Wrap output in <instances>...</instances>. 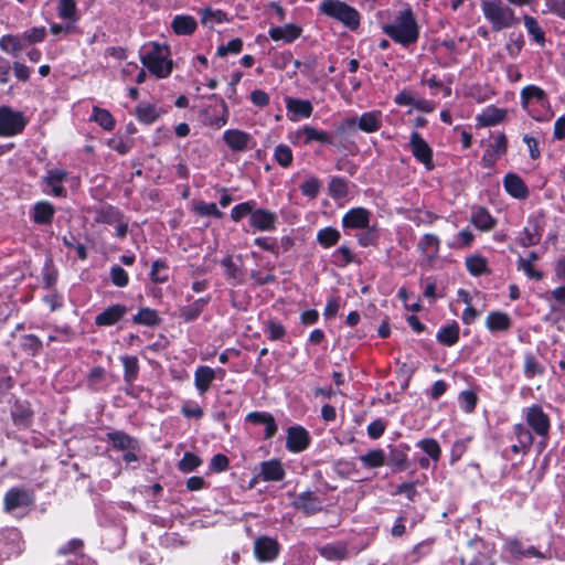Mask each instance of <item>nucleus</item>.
Listing matches in <instances>:
<instances>
[{
    "label": "nucleus",
    "instance_id": "obj_28",
    "mask_svg": "<svg viewBox=\"0 0 565 565\" xmlns=\"http://www.w3.org/2000/svg\"><path fill=\"white\" fill-rule=\"evenodd\" d=\"M470 222L481 231H490L495 225V220L486 209H478L471 214Z\"/></svg>",
    "mask_w": 565,
    "mask_h": 565
},
{
    "label": "nucleus",
    "instance_id": "obj_7",
    "mask_svg": "<svg viewBox=\"0 0 565 565\" xmlns=\"http://www.w3.org/2000/svg\"><path fill=\"white\" fill-rule=\"evenodd\" d=\"M526 423L540 437H546L550 430V418L543 409L534 405L526 411Z\"/></svg>",
    "mask_w": 565,
    "mask_h": 565
},
{
    "label": "nucleus",
    "instance_id": "obj_41",
    "mask_svg": "<svg viewBox=\"0 0 565 565\" xmlns=\"http://www.w3.org/2000/svg\"><path fill=\"white\" fill-rule=\"evenodd\" d=\"M466 265L468 270L475 276H480L487 273L488 270L487 260L481 256H473L467 258Z\"/></svg>",
    "mask_w": 565,
    "mask_h": 565
},
{
    "label": "nucleus",
    "instance_id": "obj_20",
    "mask_svg": "<svg viewBox=\"0 0 565 565\" xmlns=\"http://www.w3.org/2000/svg\"><path fill=\"white\" fill-rule=\"evenodd\" d=\"M319 554L328 561H341L348 555V551L342 543H332L317 546Z\"/></svg>",
    "mask_w": 565,
    "mask_h": 565
},
{
    "label": "nucleus",
    "instance_id": "obj_31",
    "mask_svg": "<svg viewBox=\"0 0 565 565\" xmlns=\"http://www.w3.org/2000/svg\"><path fill=\"white\" fill-rule=\"evenodd\" d=\"M359 460L369 468H377L385 463V454L382 449H373L359 457Z\"/></svg>",
    "mask_w": 565,
    "mask_h": 565
},
{
    "label": "nucleus",
    "instance_id": "obj_37",
    "mask_svg": "<svg viewBox=\"0 0 565 565\" xmlns=\"http://www.w3.org/2000/svg\"><path fill=\"white\" fill-rule=\"evenodd\" d=\"M134 322L145 326H157L160 319L154 310L143 308L134 317Z\"/></svg>",
    "mask_w": 565,
    "mask_h": 565
},
{
    "label": "nucleus",
    "instance_id": "obj_45",
    "mask_svg": "<svg viewBox=\"0 0 565 565\" xmlns=\"http://www.w3.org/2000/svg\"><path fill=\"white\" fill-rule=\"evenodd\" d=\"M514 434L516 437V441H519V444H521V447L531 448V446L533 444V436L526 427H524L521 424L515 425Z\"/></svg>",
    "mask_w": 565,
    "mask_h": 565
},
{
    "label": "nucleus",
    "instance_id": "obj_11",
    "mask_svg": "<svg viewBox=\"0 0 565 565\" xmlns=\"http://www.w3.org/2000/svg\"><path fill=\"white\" fill-rule=\"evenodd\" d=\"M440 239L435 234H425L418 242L417 248L427 265L437 259L439 254Z\"/></svg>",
    "mask_w": 565,
    "mask_h": 565
},
{
    "label": "nucleus",
    "instance_id": "obj_50",
    "mask_svg": "<svg viewBox=\"0 0 565 565\" xmlns=\"http://www.w3.org/2000/svg\"><path fill=\"white\" fill-rule=\"evenodd\" d=\"M330 194L335 199H342L348 193V185L345 180L341 178H333L329 184Z\"/></svg>",
    "mask_w": 565,
    "mask_h": 565
},
{
    "label": "nucleus",
    "instance_id": "obj_10",
    "mask_svg": "<svg viewBox=\"0 0 565 565\" xmlns=\"http://www.w3.org/2000/svg\"><path fill=\"white\" fill-rule=\"evenodd\" d=\"M310 443L308 431L301 426L290 427L287 431L286 447L291 452H300L305 450Z\"/></svg>",
    "mask_w": 565,
    "mask_h": 565
},
{
    "label": "nucleus",
    "instance_id": "obj_23",
    "mask_svg": "<svg viewBox=\"0 0 565 565\" xmlns=\"http://www.w3.org/2000/svg\"><path fill=\"white\" fill-rule=\"evenodd\" d=\"M505 190L518 199H523L527 195V189L524 182L516 174H508L504 179Z\"/></svg>",
    "mask_w": 565,
    "mask_h": 565
},
{
    "label": "nucleus",
    "instance_id": "obj_61",
    "mask_svg": "<svg viewBox=\"0 0 565 565\" xmlns=\"http://www.w3.org/2000/svg\"><path fill=\"white\" fill-rule=\"evenodd\" d=\"M110 277L114 285L125 287L128 284V274L120 266H114L110 269Z\"/></svg>",
    "mask_w": 565,
    "mask_h": 565
},
{
    "label": "nucleus",
    "instance_id": "obj_40",
    "mask_svg": "<svg viewBox=\"0 0 565 565\" xmlns=\"http://www.w3.org/2000/svg\"><path fill=\"white\" fill-rule=\"evenodd\" d=\"M301 134L305 136V142L319 141L322 143L330 142V137L327 132L318 130L311 126L302 128Z\"/></svg>",
    "mask_w": 565,
    "mask_h": 565
},
{
    "label": "nucleus",
    "instance_id": "obj_29",
    "mask_svg": "<svg viewBox=\"0 0 565 565\" xmlns=\"http://www.w3.org/2000/svg\"><path fill=\"white\" fill-rule=\"evenodd\" d=\"M54 215V207L49 202H39L33 207V221L38 224H49Z\"/></svg>",
    "mask_w": 565,
    "mask_h": 565
},
{
    "label": "nucleus",
    "instance_id": "obj_58",
    "mask_svg": "<svg viewBox=\"0 0 565 565\" xmlns=\"http://www.w3.org/2000/svg\"><path fill=\"white\" fill-rule=\"evenodd\" d=\"M222 266L225 268L228 279L237 280L241 277L239 266L236 265L232 256H226L222 259Z\"/></svg>",
    "mask_w": 565,
    "mask_h": 565
},
{
    "label": "nucleus",
    "instance_id": "obj_60",
    "mask_svg": "<svg viewBox=\"0 0 565 565\" xmlns=\"http://www.w3.org/2000/svg\"><path fill=\"white\" fill-rule=\"evenodd\" d=\"M253 207H254L253 202L241 203L233 207V210L231 212V217L237 222L246 215L250 216V214L254 211Z\"/></svg>",
    "mask_w": 565,
    "mask_h": 565
},
{
    "label": "nucleus",
    "instance_id": "obj_42",
    "mask_svg": "<svg viewBox=\"0 0 565 565\" xmlns=\"http://www.w3.org/2000/svg\"><path fill=\"white\" fill-rule=\"evenodd\" d=\"M202 463L200 457L192 452H185L183 458L179 461V469L182 472H191Z\"/></svg>",
    "mask_w": 565,
    "mask_h": 565
},
{
    "label": "nucleus",
    "instance_id": "obj_64",
    "mask_svg": "<svg viewBox=\"0 0 565 565\" xmlns=\"http://www.w3.org/2000/svg\"><path fill=\"white\" fill-rule=\"evenodd\" d=\"M228 458L225 455L217 454L212 457L210 462V468L213 471L222 472L228 468Z\"/></svg>",
    "mask_w": 565,
    "mask_h": 565
},
{
    "label": "nucleus",
    "instance_id": "obj_2",
    "mask_svg": "<svg viewBox=\"0 0 565 565\" xmlns=\"http://www.w3.org/2000/svg\"><path fill=\"white\" fill-rule=\"evenodd\" d=\"M481 10L493 31H501L519 24L514 11L502 0H482Z\"/></svg>",
    "mask_w": 565,
    "mask_h": 565
},
{
    "label": "nucleus",
    "instance_id": "obj_22",
    "mask_svg": "<svg viewBox=\"0 0 565 565\" xmlns=\"http://www.w3.org/2000/svg\"><path fill=\"white\" fill-rule=\"evenodd\" d=\"M486 326L490 331H505L511 326V319L504 312L494 311L488 315Z\"/></svg>",
    "mask_w": 565,
    "mask_h": 565
},
{
    "label": "nucleus",
    "instance_id": "obj_46",
    "mask_svg": "<svg viewBox=\"0 0 565 565\" xmlns=\"http://www.w3.org/2000/svg\"><path fill=\"white\" fill-rule=\"evenodd\" d=\"M58 15L62 19L75 20V15H76L75 0H60Z\"/></svg>",
    "mask_w": 565,
    "mask_h": 565
},
{
    "label": "nucleus",
    "instance_id": "obj_39",
    "mask_svg": "<svg viewBox=\"0 0 565 565\" xmlns=\"http://www.w3.org/2000/svg\"><path fill=\"white\" fill-rule=\"evenodd\" d=\"M205 305H206V300L205 299H203V298L198 299L192 305H190L188 307H184L181 310V317L185 321H192V320H194L195 318H198L200 316V313L202 312V310L205 307Z\"/></svg>",
    "mask_w": 565,
    "mask_h": 565
},
{
    "label": "nucleus",
    "instance_id": "obj_13",
    "mask_svg": "<svg viewBox=\"0 0 565 565\" xmlns=\"http://www.w3.org/2000/svg\"><path fill=\"white\" fill-rule=\"evenodd\" d=\"M32 501L33 498L29 491L14 488L6 493L4 509L10 512L18 508L28 507Z\"/></svg>",
    "mask_w": 565,
    "mask_h": 565
},
{
    "label": "nucleus",
    "instance_id": "obj_49",
    "mask_svg": "<svg viewBox=\"0 0 565 565\" xmlns=\"http://www.w3.org/2000/svg\"><path fill=\"white\" fill-rule=\"evenodd\" d=\"M524 373L530 379L543 373V367L532 354L525 355Z\"/></svg>",
    "mask_w": 565,
    "mask_h": 565
},
{
    "label": "nucleus",
    "instance_id": "obj_3",
    "mask_svg": "<svg viewBox=\"0 0 565 565\" xmlns=\"http://www.w3.org/2000/svg\"><path fill=\"white\" fill-rule=\"evenodd\" d=\"M168 55L167 46L152 43L150 51L141 55V62L157 77H167L172 71V62Z\"/></svg>",
    "mask_w": 565,
    "mask_h": 565
},
{
    "label": "nucleus",
    "instance_id": "obj_27",
    "mask_svg": "<svg viewBox=\"0 0 565 565\" xmlns=\"http://www.w3.org/2000/svg\"><path fill=\"white\" fill-rule=\"evenodd\" d=\"M521 105L524 109L529 107V104L532 99H535L539 103H544L546 100L545 92L535 85L525 86L521 90Z\"/></svg>",
    "mask_w": 565,
    "mask_h": 565
},
{
    "label": "nucleus",
    "instance_id": "obj_24",
    "mask_svg": "<svg viewBox=\"0 0 565 565\" xmlns=\"http://www.w3.org/2000/svg\"><path fill=\"white\" fill-rule=\"evenodd\" d=\"M171 26L178 35H190L196 29V21L190 15H177Z\"/></svg>",
    "mask_w": 565,
    "mask_h": 565
},
{
    "label": "nucleus",
    "instance_id": "obj_54",
    "mask_svg": "<svg viewBox=\"0 0 565 565\" xmlns=\"http://www.w3.org/2000/svg\"><path fill=\"white\" fill-rule=\"evenodd\" d=\"M540 239H541V235L536 232V230L531 231L529 227H525L521 233L519 243L523 247H530V246L539 244Z\"/></svg>",
    "mask_w": 565,
    "mask_h": 565
},
{
    "label": "nucleus",
    "instance_id": "obj_36",
    "mask_svg": "<svg viewBox=\"0 0 565 565\" xmlns=\"http://www.w3.org/2000/svg\"><path fill=\"white\" fill-rule=\"evenodd\" d=\"M0 47L2 51L17 55L22 51V44L15 35H4L0 39Z\"/></svg>",
    "mask_w": 565,
    "mask_h": 565
},
{
    "label": "nucleus",
    "instance_id": "obj_25",
    "mask_svg": "<svg viewBox=\"0 0 565 565\" xmlns=\"http://www.w3.org/2000/svg\"><path fill=\"white\" fill-rule=\"evenodd\" d=\"M296 505L302 509L307 514H313L321 510V502L312 492L299 494Z\"/></svg>",
    "mask_w": 565,
    "mask_h": 565
},
{
    "label": "nucleus",
    "instance_id": "obj_30",
    "mask_svg": "<svg viewBox=\"0 0 565 565\" xmlns=\"http://www.w3.org/2000/svg\"><path fill=\"white\" fill-rule=\"evenodd\" d=\"M459 339V327L456 322L446 326L437 333V340L445 345H454Z\"/></svg>",
    "mask_w": 565,
    "mask_h": 565
},
{
    "label": "nucleus",
    "instance_id": "obj_15",
    "mask_svg": "<svg viewBox=\"0 0 565 565\" xmlns=\"http://www.w3.org/2000/svg\"><path fill=\"white\" fill-rule=\"evenodd\" d=\"M250 225L259 231H271L275 228L276 215L273 212L258 209L250 214Z\"/></svg>",
    "mask_w": 565,
    "mask_h": 565
},
{
    "label": "nucleus",
    "instance_id": "obj_26",
    "mask_svg": "<svg viewBox=\"0 0 565 565\" xmlns=\"http://www.w3.org/2000/svg\"><path fill=\"white\" fill-rule=\"evenodd\" d=\"M358 127L365 132L377 131L381 127V111L364 113L358 120Z\"/></svg>",
    "mask_w": 565,
    "mask_h": 565
},
{
    "label": "nucleus",
    "instance_id": "obj_14",
    "mask_svg": "<svg viewBox=\"0 0 565 565\" xmlns=\"http://www.w3.org/2000/svg\"><path fill=\"white\" fill-rule=\"evenodd\" d=\"M370 212L363 207H355L350 210L342 218L344 227L349 228H365L369 226Z\"/></svg>",
    "mask_w": 565,
    "mask_h": 565
},
{
    "label": "nucleus",
    "instance_id": "obj_38",
    "mask_svg": "<svg viewBox=\"0 0 565 565\" xmlns=\"http://www.w3.org/2000/svg\"><path fill=\"white\" fill-rule=\"evenodd\" d=\"M287 108L288 110L295 114H299L303 117H310L312 113V106L308 100L289 98L287 100Z\"/></svg>",
    "mask_w": 565,
    "mask_h": 565
},
{
    "label": "nucleus",
    "instance_id": "obj_33",
    "mask_svg": "<svg viewBox=\"0 0 565 565\" xmlns=\"http://www.w3.org/2000/svg\"><path fill=\"white\" fill-rule=\"evenodd\" d=\"M340 233L333 227H326L318 232L317 239L323 247H331L338 243Z\"/></svg>",
    "mask_w": 565,
    "mask_h": 565
},
{
    "label": "nucleus",
    "instance_id": "obj_56",
    "mask_svg": "<svg viewBox=\"0 0 565 565\" xmlns=\"http://www.w3.org/2000/svg\"><path fill=\"white\" fill-rule=\"evenodd\" d=\"M407 455L401 449H392L387 460V465L395 466L401 470L406 469Z\"/></svg>",
    "mask_w": 565,
    "mask_h": 565
},
{
    "label": "nucleus",
    "instance_id": "obj_47",
    "mask_svg": "<svg viewBox=\"0 0 565 565\" xmlns=\"http://www.w3.org/2000/svg\"><path fill=\"white\" fill-rule=\"evenodd\" d=\"M108 436L113 441V445L119 449L125 450L134 447V439L124 433L116 431L109 434Z\"/></svg>",
    "mask_w": 565,
    "mask_h": 565
},
{
    "label": "nucleus",
    "instance_id": "obj_6",
    "mask_svg": "<svg viewBox=\"0 0 565 565\" xmlns=\"http://www.w3.org/2000/svg\"><path fill=\"white\" fill-rule=\"evenodd\" d=\"M280 551L278 542L269 536H259L254 541V554L259 562L274 561Z\"/></svg>",
    "mask_w": 565,
    "mask_h": 565
},
{
    "label": "nucleus",
    "instance_id": "obj_53",
    "mask_svg": "<svg viewBox=\"0 0 565 565\" xmlns=\"http://www.w3.org/2000/svg\"><path fill=\"white\" fill-rule=\"evenodd\" d=\"M419 447L433 459L438 460L440 457V447L435 439H423Z\"/></svg>",
    "mask_w": 565,
    "mask_h": 565
},
{
    "label": "nucleus",
    "instance_id": "obj_55",
    "mask_svg": "<svg viewBox=\"0 0 565 565\" xmlns=\"http://www.w3.org/2000/svg\"><path fill=\"white\" fill-rule=\"evenodd\" d=\"M518 269L523 270L524 274L530 279L541 280L543 278V274L540 270L535 269L533 264H529V262H525L524 257H519Z\"/></svg>",
    "mask_w": 565,
    "mask_h": 565
},
{
    "label": "nucleus",
    "instance_id": "obj_52",
    "mask_svg": "<svg viewBox=\"0 0 565 565\" xmlns=\"http://www.w3.org/2000/svg\"><path fill=\"white\" fill-rule=\"evenodd\" d=\"M478 397L472 391H463L459 395V402L466 413H471L477 405Z\"/></svg>",
    "mask_w": 565,
    "mask_h": 565
},
{
    "label": "nucleus",
    "instance_id": "obj_9",
    "mask_svg": "<svg viewBox=\"0 0 565 565\" xmlns=\"http://www.w3.org/2000/svg\"><path fill=\"white\" fill-rule=\"evenodd\" d=\"M409 146H411V150H412V153L414 154V157L418 161L424 163L427 167V169H431L434 167L433 160H431V156H433L431 149L428 146V143L420 137V135L418 132H413L411 135Z\"/></svg>",
    "mask_w": 565,
    "mask_h": 565
},
{
    "label": "nucleus",
    "instance_id": "obj_1",
    "mask_svg": "<svg viewBox=\"0 0 565 565\" xmlns=\"http://www.w3.org/2000/svg\"><path fill=\"white\" fill-rule=\"evenodd\" d=\"M383 31L403 45L414 44L419 36V28L411 8L399 11L392 23L383 26Z\"/></svg>",
    "mask_w": 565,
    "mask_h": 565
},
{
    "label": "nucleus",
    "instance_id": "obj_43",
    "mask_svg": "<svg viewBox=\"0 0 565 565\" xmlns=\"http://www.w3.org/2000/svg\"><path fill=\"white\" fill-rule=\"evenodd\" d=\"M124 369H125V380L127 382H132L138 374V360L135 356H122L121 358Z\"/></svg>",
    "mask_w": 565,
    "mask_h": 565
},
{
    "label": "nucleus",
    "instance_id": "obj_35",
    "mask_svg": "<svg viewBox=\"0 0 565 565\" xmlns=\"http://www.w3.org/2000/svg\"><path fill=\"white\" fill-rule=\"evenodd\" d=\"M93 119L105 130H111L115 127V120L111 114L99 107H94Z\"/></svg>",
    "mask_w": 565,
    "mask_h": 565
},
{
    "label": "nucleus",
    "instance_id": "obj_12",
    "mask_svg": "<svg viewBox=\"0 0 565 565\" xmlns=\"http://www.w3.org/2000/svg\"><path fill=\"white\" fill-rule=\"evenodd\" d=\"M285 477V469L278 459H270L259 465V473L256 478L263 481H280Z\"/></svg>",
    "mask_w": 565,
    "mask_h": 565
},
{
    "label": "nucleus",
    "instance_id": "obj_18",
    "mask_svg": "<svg viewBox=\"0 0 565 565\" xmlns=\"http://www.w3.org/2000/svg\"><path fill=\"white\" fill-rule=\"evenodd\" d=\"M126 312V307L121 305H114L99 313L96 317L95 322L97 326H113L119 321Z\"/></svg>",
    "mask_w": 565,
    "mask_h": 565
},
{
    "label": "nucleus",
    "instance_id": "obj_17",
    "mask_svg": "<svg viewBox=\"0 0 565 565\" xmlns=\"http://www.w3.org/2000/svg\"><path fill=\"white\" fill-rule=\"evenodd\" d=\"M226 145L234 151H244L247 149L249 135L237 129L226 130L223 135Z\"/></svg>",
    "mask_w": 565,
    "mask_h": 565
},
{
    "label": "nucleus",
    "instance_id": "obj_21",
    "mask_svg": "<svg viewBox=\"0 0 565 565\" xmlns=\"http://www.w3.org/2000/svg\"><path fill=\"white\" fill-rule=\"evenodd\" d=\"M215 371L210 366H200L196 369L194 374L195 387L200 393H205L213 380L215 379Z\"/></svg>",
    "mask_w": 565,
    "mask_h": 565
},
{
    "label": "nucleus",
    "instance_id": "obj_16",
    "mask_svg": "<svg viewBox=\"0 0 565 565\" xmlns=\"http://www.w3.org/2000/svg\"><path fill=\"white\" fill-rule=\"evenodd\" d=\"M300 34L301 28L296 24H285L269 30V36L273 41H282L285 43L294 42Z\"/></svg>",
    "mask_w": 565,
    "mask_h": 565
},
{
    "label": "nucleus",
    "instance_id": "obj_34",
    "mask_svg": "<svg viewBox=\"0 0 565 565\" xmlns=\"http://www.w3.org/2000/svg\"><path fill=\"white\" fill-rule=\"evenodd\" d=\"M136 115L137 118L145 124H151L159 117L156 107L150 104H140L137 106Z\"/></svg>",
    "mask_w": 565,
    "mask_h": 565
},
{
    "label": "nucleus",
    "instance_id": "obj_4",
    "mask_svg": "<svg viewBox=\"0 0 565 565\" xmlns=\"http://www.w3.org/2000/svg\"><path fill=\"white\" fill-rule=\"evenodd\" d=\"M324 14L341 21L350 29H356L360 23V15L355 9L339 0H327L320 4Z\"/></svg>",
    "mask_w": 565,
    "mask_h": 565
},
{
    "label": "nucleus",
    "instance_id": "obj_19",
    "mask_svg": "<svg viewBox=\"0 0 565 565\" xmlns=\"http://www.w3.org/2000/svg\"><path fill=\"white\" fill-rule=\"evenodd\" d=\"M246 419L255 425L263 424L266 426L265 437L271 438L277 431V425L271 414L265 412L249 413Z\"/></svg>",
    "mask_w": 565,
    "mask_h": 565
},
{
    "label": "nucleus",
    "instance_id": "obj_57",
    "mask_svg": "<svg viewBox=\"0 0 565 565\" xmlns=\"http://www.w3.org/2000/svg\"><path fill=\"white\" fill-rule=\"evenodd\" d=\"M195 211L200 215L204 216H214L217 218H221L223 216V213L217 209L215 203L200 202L195 205Z\"/></svg>",
    "mask_w": 565,
    "mask_h": 565
},
{
    "label": "nucleus",
    "instance_id": "obj_44",
    "mask_svg": "<svg viewBox=\"0 0 565 565\" xmlns=\"http://www.w3.org/2000/svg\"><path fill=\"white\" fill-rule=\"evenodd\" d=\"M275 159L284 168H287L292 162L291 149L286 145H279L275 149Z\"/></svg>",
    "mask_w": 565,
    "mask_h": 565
},
{
    "label": "nucleus",
    "instance_id": "obj_48",
    "mask_svg": "<svg viewBox=\"0 0 565 565\" xmlns=\"http://www.w3.org/2000/svg\"><path fill=\"white\" fill-rule=\"evenodd\" d=\"M524 45V40L521 34L511 33L505 49L511 57H516Z\"/></svg>",
    "mask_w": 565,
    "mask_h": 565
},
{
    "label": "nucleus",
    "instance_id": "obj_32",
    "mask_svg": "<svg viewBox=\"0 0 565 565\" xmlns=\"http://www.w3.org/2000/svg\"><path fill=\"white\" fill-rule=\"evenodd\" d=\"M505 111L495 107L487 108L480 116L479 121L484 126H493L503 120Z\"/></svg>",
    "mask_w": 565,
    "mask_h": 565
},
{
    "label": "nucleus",
    "instance_id": "obj_63",
    "mask_svg": "<svg viewBox=\"0 0 565 565\" xmlns=\"http://www.w3.org/2000/svg\"><path fill=\"white\" fill-rule=\"evenodd\" d=\"M243 47V42L241 39H234L230 41L226 45H221L217 50V54L220 56H225L228 53L237 54L241 52Z\"/></svg>",
    "mask_w": 565,
    "mask_h": 565
},
{
    "label": "nucleus",
    "instance_id": "obj_5",
    "mask_svg": "<svg viewBox=\"0 0 565 565\" xmlns=\"http://www.w3.org/2000/svg\"><path fill=\"white\" fill-rule=\"evenodd\" d=\"M25 120L20 111L0 107V136H14L23 130Z\"/></svg>",
    "mask_w": 565,
    "mask_h": 565
},
{
    "label": "nucleus",
    "instance_id": "obj_8",
    "mask_svg": "<svg viewBox=\"0 0 565 565\" xmlns=\"http://www.w3.org/2000/svg\"><path fill=\"white\" fill-rule=\"evenodd\" d=\"M507 137L504 134H498L493 136L492 141L488 146L482 157V163L484 167H492L497 160L507 152Z\"/></svg>",
    "mask_w": 565,
    "mask_h": 565
},
{
    "label": "nucleus",
    "instance_id": "obj_59",
    "mask_svg": "<svg viewBox=\"0 0 565 565\" xmlns=\"http://www.w3.org/2000/svg\"><path fill=\"white\" fill-rule=\"evenodd\" d=\"M96 221L102 223L114 224L119 221V213L114 207H107L98 211Z\"/></svg>",
    "mask_w": 565,
    "mask_h": 565
},
{
    "label": "nucleus",
    "instance_id": "obj_51",
    "mask_svg": "<svg viewBox=\"0 0 565 565\" xmlns=\"http://www.w3.org/2000/svg\"><path fill=\"white\" fill-rule=\"evenodd\" d=\"M524 25L536 42L542 43L544 41V33L534 18L525 15Z\"/></svg>",
    "mask_w": 565,
    "mask_h": 565
},
{
    "label": "nucleus",
    "instance_id": "obj_62",
    "mask_svg": "<svg viewBox=\"0 0 565 565\" xmlns=\"http://www.w3.org/2000/svg\"><path fill=\"white\" fill-rule=\"evenodd\" d=\"M300 189L305 195L316 198L320 190V182L317 178H309L301 184Z\"/></svg>",
    "mask_w": 565,
    "mask_h": 565
}]
</instances>
